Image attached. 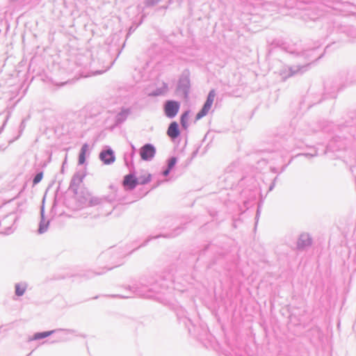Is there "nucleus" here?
<instances>
[{
    "mask_svg": "<svg viewBox=\"0 0 356 356\" xmlns=\"http://www.w3.org/2000/svg\"><path fill=\"white\" fill-rule=\"evenodd\" d=\"M274 186H275V185H274V183H273V184L270 186V187H269V191H272V190H273V188H274Z\"/></svg>",
    "mask_w": 356,
    "mask_h": 356,
    "instance_id": "72a5a7b5",
    "label": "nucleus"
},
{
    "mask_svg": "<svg viewBox=\"0 0 356 356\" xmlns=\"http://www.w3.org/2000/svg\"><path fill=\"white\" fill-rule=\"evenodd\" d=\"M297 56L304 57L305 59L309 60L311 57V51H303L297 53Z\"/></svg>",
    "mask_w": 356,
    "mask_h": 356,
    "instance_id": "cd10ccee",
    "label": "nucleus"
},
{
    "mask_svg": "<svg viewBox=\"0 0 356 356\" xmlns=\"http://www.w3.org/2000/svg\"><path fill=\"white\" fill-rule=\"evenodd\" d=\"M259 210H257V215H256V218H257V217H258V216H259Z\"/></svg>",
    "mask_w": 356,
    "mask_h": 356,
    "instance_id": "c9c22d12",
    "label": "nucleus"
},
{
    "mask_svg": "<svg viewBox=\"0 0 356 356\" xmlns=\"http://www.w3.org/2000/svg\"><path fill=\"white\" fill-rule=\"evenodd\" d=\"M88 195H91L87 191H82L79 195H78L79 202L82 204L88 205L89 199L88 197Z\"/></svg>",
    "mask_w": 356,
    "mask_h": 356,
    "instance_id": "412c9836",
    "label": "nucleus"
},
{
    "mask_svg": "<svg viewBox=\"0 0 356 356\" xmlns=\"http://www.w3.org/2000/svg\"><path fill=\"white\" fill-rule=\"evenodd\" d=\"M122 298H128L129 296H122Z\"/></svg>",
    "mask_w": 356,
    "mask_h": 356,
    "instance_id": "e433bc0d",
    "label": "nucleus"
},
{
    "mask_svg": "<svg viewBox=\"0 0 356 356\" xmlns=\"http://www.w3.org/2000/svg\"><path fill=\"white\" fill-rule=\"evenodd\" d=\"M42 177H43V172H38L34 176V177L33 179V184L36 185L38 183H40V181L42 180Z\"/></svg>",
    "mask_w": 356,
    "mask_h": 356,
    "instance_id": "a878e982",
    "label": "nucleus"
},
{
    "mask_svg": "<svg viewBox=\"0 0 356 356\" xmlns=\"http://www.w3.org/2000/svg\"><path fill=\"white\" fill-rule=\"evenodd\" d=\"M168 90V84L163 82L161 86L156 88L155 90L149 93L150 97H158L164 95Z\"/></svg>",
    "mask_w": 356,
    "mask_h": 356,
    "instance_id": "2eb2a0df",
    "label": "nucleus"
},
{
    "mask_svg": "<svg viewBox=\"0 0 356 356\" xmlns=\"http://www.w3.org/2000/svg\"><path fill=\"white\" fill-rule=\"evenodd\" d=\"M152 175L150 174H147L146 175H143L137 177L138 179V184L145 185L149 183L151 181Z\"/></svg>",
    "mask_w": 356,
    "mask_h": 356,
    "instance_id": "4be33fe9",
    "label": "nucleus"
},
{
    "mask_svg": "<svg viewBox=\"0 0 356 356\" xmlns=\"http://www.w3.org/2000/svg\"><path fill=\"white\" fill-rule=\"evenodd\" d=\"M17 215L14 212L9 213L3 218L0 219V227L3 229L2 232L5 234H9L13 232L12 227L17 220Z\"/></svg>",
    "mask_w": 356,
    "mask_h": 356,
    "instance_id": "7ed1b4c3",
    "label": "nucleus"
},
{
    "mask_svg": "<svg viewBox=\"0 0 356 356\" xmlns=\"http://www.w3.org/2000/svg\"><path fill=\"white\" fill-rule=\"evenodd\" d=\"M66 340H68V339L65 337H63L62 339H61V341H66Z\"/></svg>",
    "mask_w": 356,
    "mask_h": 356,
    "instance_id": "f704fd0d",
    "label": "nucleus"
},
{
    "mask_svg": "<svg viewBox=\"0 0 356 356\" xmlns=\"http://www.w3.org/2000/svg\"><path fill=\"white\" fill-rule=\"evenodd\" d=\"M189 111H184L181 117H180V123L181 125V127L184 129H187L188 127V115H189Z\"/></svg>",
    "mask_w": 356,
    "mask_h": 356,
    "instance_id": "aec40b11",
    "label": "nucleus"
},
{
    "mask_svg": "<svg viewBox=\"0 0 356 356\" xmlns=\"http://www.w3.org/2000/svg\"><path fill=\"white\" fill-rule=\"evenodd\" d=\"M312 238L307 233H302L300 235L298 242L297 248L298 250H304L312 245Z\"/></svg>",
    "mask_w": 356,
    "mask_h": 356,
    "instance_id": "1a4fd4ad",
    "label": "nucleus"
},
{
    "mask_svg": "<svg viewBox=\"0 0 356 356\" xmlns=\"http://www.w3.org/2000/svg\"><path fill=\"white\" fill-rule=\"evenodd\" d=\"M103 273H104V272H95L92 270H87L86 273H84L82 275V276L86 277V279H90V278L95 277V275H99Z\"/></svg>",
    "mask_w": 356,
    "mask_h": 356,
    "instance_id": "b1692460",
    "label": "nucleus"
},
{
    "mask_svg": "<svg viewBox=\"0 0 356 356\" xmlns=\"http://www.w3.org/2000/svg\"><path fill=\"white\" fill-rule=\"evenodd\" d=\"M89 199L88 206L92 207L95 205H98L102 203V199L97 197H93L92 195H88Z\"/></svg>",
    "mask_w": 356,
    "mask_h": 356,
    "instance_id": "5701e85b",
    "label": "nucleus"
},
{
    "mask_svg": "<svg viewBox=\"0 0 356 356\" xmlns=\"http://www.w3.org/2000/svg\"><path fill=\"white\" fill-rule=\"evenodd\" d=\"M171 169H170L169 168H166L162 172V175L164 176V177H167L170 172H171Z\"/></svg>",
    "mask_w": 356,
    "mask_h": 356,
    "instance_id": "7c9ffc66",
    "label": "nucleus"
},
{
    "mask_svg": "<svg viewBox=\"0 0 356 356\" xmlns=\"http://www.w3.org/2000/svg\"><path fill=\"white\" fill-rule=\"evenodd\" d=\"M181 233V228L179 227H177L176 228L175 230H173V232L170 234H166V235H163V234H161V235H157L156 236H154L152 237V238H157L159 237H164V238H173V237H175L176 236L179 235V234ZM151 238H149L147 239L143 245H145L149 240H151Z\"/></svg>",
    "mask_w": 356,
    "mask_h": 356,
    "instance_id": "6ab92c4d",
    "label": "nucleus"
},
{
    "mask_svg": "<svg viewBox=\"0 0 356 356\" xmlns=\"http://www.w3.org/2000/svg\"><path fill=\"white\" fill-rule=\"evenodd\" d=\"M89 150V145L88 143L83 144L79 154V159L78 163L79 165H83L85 163L86 160V154Z\"/></svg>",
    "mask_w": 356,
    "mask_h": 356,
    "instance_id": "dca6fc26",
    "label": "nucleus"
},
{
    "mask_svg": "<svg viewBox=\"0 0 356 356\" xmlns=\"http://www.w3.org/2000/svg\"><path fill=\"white\" fill-rule=\"evenodd\" d=\"M146 7H153L157 5L161 0H143Z\"/></svg>",
    "mask_w": 356,
    "mask_h": 356,
    "instance_id": "bb28decb",
    "label": "nucleus"
},
{
    "mask_svg": "<svg viewBox=\"0 0 356 356\" xmlns=\"http://www.w3.org/2000/svg\"><path fill=\"white\" fill-rule=\"evenodd\" d=\"M84 177L83 175H81L79 172L74 175L72 177L70 184V188L72 190L75 194H78L77 191L79 184L82 182L83 179Z\"/></svg>",
    "mask_w": 356,
    "mask_h": 356,
    "instance_id": "9b49d317",
    "label": "nucleus"
},
{
    "mask_svg": "<svg viewBox=\"0 0 356 356\" xmlns=\"http://www.w3.org/2000/svg\"><path fill=\"white\" fill-rule=\"evenodd\" d=\"M131 149H132V152L131 153V157H133L134 154H135V152H136V149L135 146L133 144H131Z\"/></svg>",
    "mask_w": 356,
    "mask_h": 356,
    "instance_id": "473e14b6",
    "label": "nucleus"
},
{
    "mask_svg": "<svg viewBox=\"0 0 356 356\" xmlns=\"http://www.w3.org/2000/svg\"><path fill=\"white\" fill-rule=\"evenodd\" d=\"M216 96V92L214 90H211L207 95L206 102H204L203 106L200 110V111L197 113L195 116V120H199L205 115H207L211 107L213 104L214 97Z\"/></svg>",
    "mask_w": 356,
    "mask_h": 356,
    "instance_id": "39448f33",
    "label": "nucleus"
},
{
    "mask_svg": "<svg viewBox=\"0 0 356 356\" xmlns=\"http://www.w3.org/2000/svg\"><path fill=\"white\" fill-rule=\"evenodd\" d=\"M28 284L26 282L17 283L15 285V293L17 296H22L24 294Z\"/></svg>",
    "mask_w": 356,
    "mask_h": 356,
    "instance_id": "a211bd4d",
    "label": "nucleus"
},
{
    "mask_svg": "<svg viewBox=\"0 0 356 356\" xmlns=\"http://www.w3.org/2000/svg\"><path fill=\"white\" fill-rule=\"evenodd\" d=\"M156 147L151 143H145L139 149L140 159L145 161H150L155 156Z\"/></svg>",
    "mask_w": 356,
    "mask_h": 356,
    "instance_id": "423d86ee",
    "label": "nucleus"
},
{
    "mask_svg": "<svg viewBox=\"0 0 356 356\" xmlns=\"http://www.w3.org/2000/svg\"><path fill=\"white\" fill-rule=\"evenodd\" d=\"M191 88L190 72L185 70L181 73L176 88V92L182 98L186 99L188 98Z\"/></svg>",
    "mask_w": 356,
    "mask_h": 356,
    "instance_id": "f257e3e1",
    "label": "nucleus"
},
{
    "mask_svg": "<svg viewBox=\"0 0 356 356\" xmlns=\"http://www.w3.org/2000/svg\"><path fill=\"white\" fill-rule=\"evenodd\" d=\"M301 155H303V156H305L306 157H308V158H312V157L315 156V154H312L307 153V154H297L296 156H301Z\"/></svg>",
    "mask_w": 356,
    "mask_h": 356,
    "instance_id": "2f4dec72",
    "label": "nucleus"
},
{
    "mask_svg": "<svg viewBox=\"0 0 356 356\" xmlns=\"http://www.w3.org/2000/svg\"><path fill=\"white\" fill-rule=\"evenodd\" d=\"M99 158L106 165H110L115 160L114 152L110 147H106L102 149L99 153Z\"/></svg>",
    "mask_w": 356,
    "mask_h": 356,
    "instance_id": "0eeeda50",
    "label": "nucleus"
},
{
    "mask_svg": "<svg viewBox=\"0 0 356 356\" xmlns=\"http://www.w3.org/2000/svg\"><path fill=\"white\" fill-rule=\"evenodd\" d=\"M138 179L134 175V173H129L124 177L123 186L127 190H133L138 185Z\"/></svg>",
    "mask_w": 356,
    "mask_h": 356,
    "instance_id": "6e6552de",
    "label": "nucleus"
},
{
    "mask_svg": "<svg viewBox=\"0 0 356 356\" xmlns=\"http://www.w3.org/2000/svg\"><path fill=\"white\" fill-rule=\"evenodd\" d=\"M152 284L149 282H147L144 279H141L139 282V284H133L131 286H129V290L131 291L133 293L141 296V291L139 290V285L144 286H148L149 285H151Z\"/></svg>",
    "mask_w": 356,
    "mask_h": 356,
    "instance_id": "f3484780",
    "label": "nucleus"
},
{
    "mask_svg": "<svg viewBox=\"0 0 356 356\" xmlns=\"http://www.w3.org/2000/svg\"><path fill=\"white\" fill-rule=\"evenodd\" d=\"M180 108V103L175 100H167L163 104V111L165 115L170 118H174L178 113Z\"/></svg>",
    "mask_w": 356,
    "mask_h": 356,
    "instance_id": "20e7f679",
    "label": "nucleus"
},
{
    "mask_svg": "<svg viewBox=\"0 0 356 356\" xmlns=\"http://www.w3.org/2000/svg\"><path fill=\"white\" fill-rule=\"evenodd\" d=\"M172 220V218H166L163 220V225H161L163 228L165 227H170V225H168V224Z\"/></svg>",
    "mask_w": 356,
    "mask_h": 356,
    "instance_id": "c756f323",
    "label": "nucleus"
},
{
    "mask_svg": "<svg viewBox=\"0 0 356 356\" xmlns=\"http://www.w3.org/2000/svg\"><path fill=\"white\" fill-rule=\"evenodd\" d=\"M130 113V108H122L121 111L115 115V124H120L124 122Z\"/></svg>",
    "mask_w": 356,
    "mask_h": 356,
    "instance_id": "4468645a",
    "label": "nucleus"
},
{
    "mask_svg": "<svg viewBox=\"0 0 356 356\" xmlns=\"http://www.w3.org/2000/svg\"><path fill=\"white\" fill-rule=\"evenodd\" d=\"M172 281V277H170L169 278H163V282L161 283L160 285L162 288H168L169 287L168 283L169 282Z\"/></svg>",
    "mask_w": 356,
    "mask_h": 356,
    "instance_id": "c85d7f7f",
    "label": "nucleus"
},
{
    "mask_svg": "<svg viewBox=\"0 0 356 356\" xmlns=\"http://www.w3.org/2000/svg\"><path fill=\"white\" fill-rule=\"evenodd\" d=\"M166 134L172 140H175L179 136L180 129L176 121H172L170 123Z\"/></svg>",
    "mask_w": 356,
    "mask_h": 356,
    "instance_id": "9d476101",
    "label": "nucleus"
},
{
    "mask_svg": "<svg viewBox=\"0 0 356 356\" xmlns=\"http://www.w3.org/2000/svg\"><path fill=\"white\" fill-rule=\"evenodd\" d=\"M57 331H63V330H54L50 331H46V332H36L34 334L32 339L33 340H40L42 339H44L47 337H49L52 334L56 332ZM64 332L67 334L68 333H73L74 330H65Z\"/></svg>",
    "mask_w": 356,
    "mask_h": 356,
    "instance_id": "f8f14e48",
    "label": "nucleus"
},
{
    "mask_svg": "<svg viewBox=\"0 0 356 356\" xmlns=\"http://www.w3.org/2000/svg\"><path fill=\"white\" fill-rule=\"evenodd\" d=\"M40 217H41V219H40V223H39V227H38V233L39 234H43L45 232H47V229H48V227H49V220H45L44 219V205H42L41 208H40Z\"/></svg>",
    "mask_w": 356,
    "mask_h": 356,
    "instance_id": "ddd939ff",
    "label": "nucleus"
},
{
    "mask_svg": "<svg viewBox=\"0 0 356 356\" xmlns=\"http://www.w3.org/2000/svg\"><path fill=\"white\" fill-rule=\"evenodd\" d=\"M177 162V159L175 156H171L167 161V167L172 170Z\"/></svg>",
    "mask_w": 356,
    "mask_h": 356,
    "instance_id": "393cba45",
    "label": "nucleus"
},
{
    "mask_svg": "<svg viewBox=\"0 0 356 356\" xmlns=\"http://www.w3.org/2000/svg\"><path fill=\"white\" fill-rule=\"evenodd\" d=\"M311 65V63H309L306 65H295V66H286L284 67L280 70V76H282V79L284 81L287 78H289L291 76H293L298 74H302L305 72H306L309 65Z\"/></svg>",
    "mask_w": 356,
    "mask_h": 356,
    "instance_id": "f03ea898",
    "label": "nucleus"
}]
</instances>
